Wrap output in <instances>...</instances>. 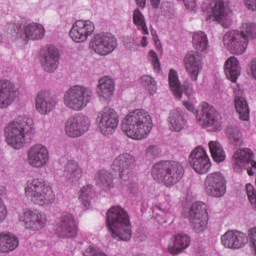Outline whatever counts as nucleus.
<instances>
[{
  "instance_id": "nucleus-29",
  "label": "nucleus",
  "mask_w": 256,
  "mask_h": 256,
  "mask_svg": "<svg viewBox=\"0 0 256 256\" xmlns=\"http://www.w3.org/2000/svg\"><path fill=\"white\" fill-rule=\"evenodd\" d=\"M167 121L170 131H174L175 133H181L187 127V120L181 109L171 111Z\"/></svg>"
},
{
  "instance_id": "nucleus-22",
  "label": "nucleus",
  "mask_w": 256,
  "mask_h": 256,
  "mask_svg": "<svg viewBox=\"0 0 256 256\" xmlns=\"http://www.w3.org/2000/svg\"><path fill=\"white\" fill-rule=\"evenodd\" d=\"M112 169L120 173L123 181H128L135 169V157L129 153L120 154L114 159Z\"/></svg>"
},
{
  "instance_id": "nucleus-42",
  "label": "nucleus",
  "mask_w": 256,
  "mask_h": 256,
  "mask_svg": "<svg viewBox=\"0 0 256 256\" xmlns=\"http://www.w3.org/2000/svg\"><path fill=\"white\" fill-rule=\"evenodd\" d=\"M3 195H7V188L4 186H0V223H3L5 219H7V215H9V211L7 210V205L3 202Z\"/></svg>"
},
{
  "instance_id": "nucleus-20",
  "label": "nucleus",
  "mask_w": 256,
  "mask_h": 256,
  "mask_svg": "<svg viewBox=\"0 0 256 256\" xmlns=\"http://www.w3.org/2000/svg\"><path fill=\"white\" fill-rule=\"evenodd\" d=\"M79 228L75 216L69 212H63L56 224V233L62 238H71L77 236Z\"/></svg>"
},
{
  "instance_id": "nucleus-44",
  "label": "nucleus",
  "mask_w": 256,
  "mask_h": 256,
  "mask_svg": "<svg viewBox=\"0 0 256 256\" xmlns=\"http://www.w3.org/2000/svg\"><path fill=\"white\" fill-rule=\"evenodd\" d=\"M227 133L232 143H235V145H241V132L239 131V129L228 128Z\"/></svg>"
},
{
  "instance_id": "nucleus-56",
  "label": "nucleus",
  "mask_w": 256,
  "mask_h": 256,
  "mask_svg": "<svg viewBox=\"0 0 256 256\" xmlns=\"http://www.w3.org/2000/svg\"><path fill=\"white\" fill-rule=\"evenodd\" d=\"M162 211H164V213H169V208L167 210L162 209Z\"/></svg>"
},
{
  "instance_id": "nucleus-8",
  "label": "nucleus",
  "mask_w": 256,
  "mask_h": 256,
  "mask_svg": "<svg viewBox=\"0 0 256 256\" xmlns=\"http://www.w3.org/2000/svg\"><path fill=\"white\" fill-rule=\"evenodd\" d=\"M93 99V91L82 85H74L64 92L63 104L70 111H83Z\"/></svg>"
},
{
  "instance_id": "nucleus-19",
  "label": "nucleus",
  "mask_w": 256,
  "mask_h": 256,
  "mask_svg": "<svg viewBox=\"0 0 256 256\" xmlns=\"http://www.w3.org/2000/svg\"><path fill=\"white\" fill-rule=\"evenodd\" d=\"M205 191L210 197H223L227 191V182L221 172H213L206 176Z\"/></svg>"
},
{
  "instance_id": "nucleus-46",
  "label": "nucleus",
  "mask_w": 256,
  "mask_h": 256,
  "mask_svg": "<svg viewBox=\"0 0 256 256\" xmlns=\"http://www.w3.org/2000/svg\"><path fill=\"white\" fill-rule=\"evenodd\" d=\"M84 256H107L105 253L103 252H99V250L89 246L85 252H84Z\"/></svg>"
},
{
  "instance_id": "nucleus-47",
  "label": "nucleus",
  "mask_w": 256,
  "mask_h": 256,
  "mask_svg": "<svg viewBox=\"0 0 256 256\" xmlns=\"http://www.w3.org/2000/svg\"><path fill=\"white\" fill-rule=\"evenodd\" d=\"M243 3L248 11H256V0H243Z\"/></svg>"
},
{
  "instance_id": "nucleus-34",
  "label": "nucleus",
  "mask_w": 256,
  "mask_h": 256,
  "mask_svg": "<svg viewBox=\"0 0 256 256\" xmlns=\"http://www.w3.org/2000/svg\"><path fill=\"white\" fill-rule=\"evenodd\" d=\"M24 37L31 41H39L45 37V27L37 23L27 24L24 26Z\"/></svg>"
},
{
  "instance_id": "nucleus-54",
  "label": "nucleus",
  "mask_w": 256,
  "mask_h": 256,
  "mask_svg": "<svg viewBox=\"0 0 256 256\" xmlns=\"http://www.w3.org/2000/svg\"><path fill=\"white\" fill-rule=\"evenodd\" d=\"M163 14H164V17L171 19V17H173V9H170L168 12L163 10Z\"/></svg>"
},
{
  "instance_id": "nucleus-40",
  "label": "nucleus",
  "mask_w": 256,
  "mask_h": 256,
  "mask_svg": "<svg viewBox=\"0 0 256 256\" xmlns=\"http://www.w3.org/2000/svg\"><path fill=\"white\" fill-rule=\"evenodd\" d=\"M140 83L142 87H145L149 91L150 95H155V93H157V82L153 77L144 75L140 78Z\"/></svg>"
},
{
  "instance_id": "nucleus-18",
  "label": "nucleus",
  "mask_w": 256,
  "mask_h": 256,
  "mask_svg": "<svg viewBox=\"0 0 256 256\" xmlns=\"http://www.w3.org/2000/svg\"><path fill=\"white\" fill-rule=\"evenodd\" d=\"M94 33L95 23L93 21L78 20L72 25L69 36L74 43H85Z\"/></svg>"
},
{
  "instance_id": "nucleus-16",
  "label": "nucleus",
  "mask_w": 256,
  "mask_h": 256,
  "mask_svg": "<svg viewBox=\"0 0 256 256\" xmlns=\"http://www.w3.org/2000/svg\"><path fill=\"white\" fill-rule=\"evenodd\" d=\"M189 163L198 175H205L211 169V159L207 151L201 146L196 147L189 155Z\"/></svg>"
},
{
  "instance_id": "nucleus-1",
  "label": "nucleus",
  "mask_w": 256,
  "mask_h": 256,
  "mask_svg": "<svg viewBox=\"0 0 256 256\" xmlns=\"http://www.w3.org/2000/svg\"><path fill=\"white\" fill-rule=\"evenodd\" d=\"M152 129L153 118L145 109H136L129 112L122 122L123 133L134 141L147 139Z\"/></svg>"
},
{
  "instance_id": "nucleus-31",
  "label": "nucleus",
  "mask_w": 256,
  "mask_h": 256,
  "mask_svg": "<svg viewBox=\"0 0 256 256\" xmlns=\"http://www.w3.org/2000/svg\"><path fill=\"white\" fill-rule=\"evenodd\" d=\"M224 71L227 79L232 83H237L241 76V64L235 56L228 58L224 65Z\"/></svg>"
},
{
  "instance_id": "nucleus-2",
  "label": "nucleus",
  "mask_w": 256,
  "mask_h": 256,
  "mask_svg": "<svg viewBox=\"0 0 256 256\" xmlns=\"http://www.w3.org/2000/svg\"><path fill=\"white\" fill-rule=\"evenodd\" d=\"M106 227L112 239L129 241L133 230L129 213L121 206H112L106 213Z\"/></svg>"
},
{
  "instance_id": "nucleus-7",
  "label": "nucleus",
  "mask_w": 256,
  "mask_h": 256,
  "mask_svg": "<svg viewBox=\"0 0 256 256\" xmlns=\"http://www.w3.org/2000/svg\"><path fill=\"white\" fill-rule=\"evenodd\" d=\"M202 11L206 13L208 23H218L225 29L233 24L231 12L225 7V0H210L202 3Z\"/></svg>"
},
{
  "instance_id": "nucleus-55",
  "label": "nucleus",
  "mask_w": 256,
  "mask_h": 256,
  "mask_svg": "<svg viewBox=\"0 0 256 256\" xmlns=\"http://www.w3.org/2000/svg\"><path fill=\"white\" fill-rule=\"evenodd\" d=\"M146 1L147 0H136V4L138 5V7H141L142 9H144Z\"/></svg>"
},
{
  "instance_id": "nucleus-57",
  "label": "nucleus",
  "mask_w": 256,
  "mask_h": 256,
  "mask_svg": "<svg viewBox=\"0 0 256 256\" xmlns=\"http://www.w3.org/2000/svg\"><path fill=\"white\" fill-rule=\"evenodd\" d=\"M186 95H189V97H191L193 93L186 92Z\"/></svg>"
},
{
  "instance_id": "nucleus-53",
  "label": "nucleus",
  "mask_w": 256,
  "mask_h": 256,
  "mask_svg": "<svg viewBox=\"0 0 256 256\" xmlns=\"http://www.w3.org/2000/svg\"><path fill=\"white\" fill-rule=\"evenodd\" d=\"M151 1V5L152 7H154V9H158L159 5L161 4V0H150Z\"/></svg>"
},
{
  "instance_id": "nucleus-33",
  "label": "nucleus",
  "mask_w": 256,
  "mask_h": 256,
  "mask_svg": "<svg viewBox=\"0 0 256 256\" xmlns=\"http://www.w3.org/2000/svg\"><path fill=\"white\" fill-rule=\"evenodd\" d=\"M19 247V238L11 233H0V253H11Z\"/></svg>"
},
{
  "instance_id": "nucleus-43",
  "label": "nucleus",
  "mask_w": 256,
  "mask_h": 256,
  "mask_svg": "<svg viewBox=\"0 0 256 256\" xmlns=\"http://www.w3.org/2000/svg\"><path fill=\"white\" fill-rule=\"evenodd\" d=\"M148 57L154 71L159 73V71H161V62L159 61V56H157V53L153 50H150L148 52Z\"/></svg>"
},
{
  "instance_id": "nucleus-6",
  "label": "nucleus",
  "mask_w": 256,
  "mask_h": 256,
  "mask_svg": "<svg viewBox=\"0 0 256 256\" xmlns=\"http://www.w3.org/2000/svg\"><path fill=\"white\" fill-rule=\"evenodd\" d=\"M184 174L185 169L179 162H159L152 169V175L155 181L163 183L166 187L177 185L183 179Z\"/></svg>"
},
{
  "instance_id": "nucleus-52",
  "label": "nucleus",
  "mask_w": 256,
  "mask_h": 256,
  "mask_svg": "<svg viewBox=\"0 0 256 256\" xmlns=\"http://www.w3.org/2000/svg\"><path fill=\"white\" fill-rule=\"evenodd\" d=\"M141 47H147L149 45V41H147V36H143L141 41H140Z\"/></svg>"
},
{
  "instance_id": "nucleus-10",
  "label": "nucleus",
  "mask_w": 256,
  "mask_h": 256,
  "mask_svg": "<svg viewBox=\"0 0 256 256\" xmlns=\"http://www.w3.org/2000/svg\"><path fill=\"white\" fill-rule=\"evenodd\" d=\"M90 49L100 57H107L117 49V38L111 33H97L90 42Z\"/></svg>"
},
{
  "instance_id": "nucleus-15",
  "label": "nucleus",
  "mask_w": 256,
  "mask_h": 256,
  "mask_svg": "<svg viewBox=\"0 0 256 256\" xmlns=\"http://www.w3.org/2000/svg\"><path fill=\"white\" fill-rule=\"evenodd\" d=\"M19 222L24 224L28 231H41L47 226V215L39 210H24L19 216Z\"/></svg>"
},
{
  "instance_id": "nucleus-21",
  "label": "nucleus",
  "mask_w": 256,
  "mask_h": 256,
  "mask_svg": "<svg viewBox=\"0 0 256 256\" xmlns=\"http://www.w3.org/2000/svg\"><path fill=\"white\" fill-rule=\"evenodd\" d=\"M220 243L225 249L237 251L243 249V247L249 243V238L247 237V234L241 231L228 230L220 237Z\"/></svg>"
},
{
  "instance_id": "nucleus-26",
  "label": "nucleus",
  "mask_w": 256,
  "mask_h": 256,
  "mask_svg": "<svg viewBox=\"0 0 256 256\" xmlns=\"http://www.w3.org/2000/svg\"><path fill=\"white\" fill-rule=\"evenodd\" d=\"M41 65L46 73H53L59 67V50L54 46L48 47L41 58Z\"/></svg>"
},
{
  "instance_id": "nucleus-39",
  "label": "nucleus",
  "mask_w": 256,
  "mask_h": 256,
  "mask_svg": "<svg viewBox=\"0 0 256 256\" xmlns=\"http://www.w3.org/2000/svg\"><path fill=\"white\" fill-rule=\"evenodd\" d=\"M133 22L134 25L138 28V31H141L142 35H149V29L145 23V16L141 13V10L135 9L133 13Z\"/></svg>"
},
{
  "instance_id": "nucleus-41",
  "label": "nucleus",
  "mask_w": 256,
  "mask_h": 256,
  "mask_svg": "<svg viewBox=\"0 0 256 256\" xmlns=\"http://www.w3.org/2000/svg\"><path fill=\"white\" fill-rule=\"evenodd\" d=\"M93 193V188L91 186H84L80 190L79 201L84 205V207H89L91 205V194Z\"/></svg>"
},
{
  "instance_id": "nucleus-45",
  "label": "nucleus",
  "mask_w": 256,
  "mask_h": 256,
  "mask_svg": "<svg viewBox=\"0 0 256 256\" xmlns=\"http://www.w3.org/2000/svg\"><path fill=\"white\" fill-rule=\"evenodd\" d=\"M246 193L248 199L254 209H256V190L255 187L251 184H246Z\"/></svg>"
},
{
  "instance_id": "nucleus-25",
  "label": "nucleus",
  "mask_w": 256,
  "mask_h": 256,
  "mask_svg": "<svg viewBox=\"0 0 256 256\" xmlns=\"http://www.w3.org/2000/svg\"><path fill=\"white\" fill-rule=\"evenodd\" d=\"M184 66L191 81H197L199 75L203 71V62L199 58V54L190 52L184 58Z\"/></svg>"
},
{
  "instance_id": "nucleus-32",
  "label": "nucleus",
  "mask_w": 256,
  "mask_h": 256,
  "mask_svg": "<svg viewBox=\"0 0 256 256\" xmlns=\"http://www.w3.org/2000/svg\"><path fill=\"white\" fill-rule=\"evenodd\" d=\"M63 175L70 183H77L83 177V168L76 161H68L64 167Z\"/></svg>"
},
{
  "instance_id": "nucleus-9",
  "label": "nucleus",
  "mask_w": 256,
  "mask_h": 256,
  "mask_svg": "<svg viewBox=\"0 0 256 256\" xmlns=\"http://www.w3.org/2000/svg\"><path fill=\"white\" fill-rule=\"evenodd\" d=\"M183 105L191 113H196V119L201 127L210 128V131H219L221 129V121H219L215 109L208 103H202L198 112L195 108V102L184 101Z\"/></svg>"
},
{
  "instance_id": "nucleus-37",
  "label": "nucleus",
  "mask_w": 256,
  "mask_h": 256,
  "mask_svg": "<svg viewBox=\"0 0 256 256\" xmlns=\"http://www.w3.org/2000/svg\"><path fill=\"white\" fill-rule=\"evenodd\" d=\"M113 174L107 170H100L95 174V181L102 189H113Z\"/></svg>"
},
{
  "instance_id": "nucleus-17",
  "label": "nucleus",
  "mask_w": 256,
  "mask_h": 256,
  "mask_svg": "<svg viewBox=\"0 0 256 256\" xmlns=\"http://www.w3.org/2000/svg\"><path fill=\"white\" fill-rule=\"evenodd\" d=\"M91 121L83 114H77L68 118L65 124V133L68 137H81L89 131Z\"/></svg>"
},
{
  "instance_id": "nucleus-36",
  "label": "nucleus",
  "mask_w": 256,
  "mask_h": 256,
  "mask_svg": "<svg viewBox=\"0 0 256 256\" xmlns=\"http://www.w3.org/2000/svg\"><path fill=\"white\" fill-rule=\"evenodd\" d=\"M168 81L169 87L174 93V97H176V99H181L183 95V86L181 85V81H179V74H177V71L170 69Z\"/></svg>"
},
{
  "instance_id": "nucleus-50",
  "label": "nucleus",
  "mask_w": 256,
  "mask_h": 256,
  "mask_svg": "<svg viewBox=\"0 0 256 256\" xmlns=\"http://www.w3.org/2000/svg\"><path fill=\"white\" fill-rule=\"evenodd\" d=\"M249 71L253 79L256 80V58L251 61Z\"/></svg>"
},
{
  "instance_id": "nucleus-51",
  "label": "nucleus",
  "mask_w": 256,
  "mask_h": 256,
  "mask_svg": "<svg viewBox=\"0 0 256 256\" xmlns=\"http://www.w3.org/2000/svg\"><path fill=\"white\" fill-rule=\"evenodd\" d=\"M146 153L147 155H159V148H157V146H149Z\"/></svg>"
},
{
  "instance_id": "nucleus-4",
  "label": "nucleus",
  "mask_w": 256,
  "mask_h": 256,
  "mask_svg": "<svg viewBox=\"0 0 256 256\" xmlns=\"http://www.w3.org/2000/svg\"><path fill=\"white\" fill-rule=\"evenodd\" d=\"M33 125V119L27 116H19L4 128V137L7 145L12 149H23L27 143V133Z\"/></svg>"
},
{
  "instance_id": "nucleus-35",
  "label": "nucleus",
  "mask_w": 256,
  "mask_h": 256,
  "mask_svg": "<svg viewBox=\"0 0 256 256\" xmlns=\"http://www.w3.org/2000/svg\"><path fill=\"white\" fill-rule=\"evenodd\" d=\"M192 45L197 53H208L209 51V38L205 32H196L193 34Z\"/></svg>"
},
{
  "instance_id": "nucleus-12",
  "label": "nucleus",
  "mask_w": 256,
  "mask_h": 256,
  "mask_svg": "<svg viewBox=\"0 0 256 256\" xmlns=\"http://www.w3.org/2000/svg\"><path fill=\"white\" fill-rule=\"evenodd\" d=\"M188 219L195 233H203L209 224L207 205L202 202H195L192 204L188 213Z\"/></svg>"
},
{
  "instance_id": "nucleus-28",
  "label": "nucleus",
  "mask_w": 256,
  "mask_h": 256,
  "mask_svg": "<svg viewBox=\"0 0 256 256\" xmlns=\"http://www.w3.org/2000/svg\"><path fill=\"white\" fill-rule=\"evenodd\" d=\"M232 87L236 95L234 100L236 113L241 121H249V104L247 103V99L241 96L243 95V89L238 84Z\"/></svg>"
},
{
  "instance_id": "nucleus-11",
  "label": "nucleus",
  "mask_w": 256,
  "mask_h": 256,
  "mask_svg": "<svg viewBox=\"0 0 256 256\" xmlns=\"http://www.w3.org/2000/svg\"><path fill=\"white\" fill-rule=\"evenodd\" d=\"M50 159L49 148L41 143L32 145L26 152V163L32 169H43L47 167Z\"/></svg>"
},
{
  "instance_id": "nucleus-49",
  "label": "nucleus",
  "mask_w": 256,
  "mask_h": 256,
  "mask_svg": "<svg viewBox=\"0 0 256 256\" xmlns=\"http://www.w3.org/2000/svg\"><path fill=\"white\" fill-rule=\"evenodd\" d=\"M124 43H125L126 47L128 49H130L131 51L135 50V49H133V45H135V38L127 37V38H125Z\"/></svg>"
},
{
  "instance_id": "nucleus-3",
  "label": "nucleus",
  "mask_w": 256,
  "mask_h": 256,
  "mask_svg": "<svg viewBox=\"0 0 256 256\" xmlns=\"http://www.w3.org/2000/svg\"><path fill=\"white\" fill-rule=\"evenodd\" d=\"M256 39V24L253 22L242 23L240 30L228 31L223 36V45L232 55L247 53L249 41Z\"/></svg>"
},
{
  "instance_id": "nucleus-24",
  "label": "nucleus",
  "mask_w": 256,
  "mask_h": 256,
  "mask_svg": "<svg viewBox=\"0 0 256 256\" xmlns=\"http://www.w3.org/2000/svg\"><path fill=\"white\" fill-rule=\"evenodd\" d=\"M19 97V88L10 80H0V109L11 107Z\"/></svg>"
},
{
  "instance_id": "nucleus-13",
  "label": "nucleus",
  "mask_w": 256,
  "mask_h": 256,
  "mask_svg": "<svg viewBox=\"0 0 256 256\" xmlns=\"http://www.w3.org/2000/svg\"><path fill=\"white\" fill-rule=\"evenodd\" d=\"M96 122L101 134L105 137L113 135L119 127V115L112 108H104L97 115Z\"/></svg>"
},
{
  "instance_id": "nucleus-38",
  "label": "nucleus",
  "mask_w": 256,
  "mask_h": 256,
  "mask_svg": "<svg viewBox=\"0 0 256 256\" xmlns=\"http://www.w3.org/2000/svg\"><path fill=\"white\" fill-rule=\"evenodd\" d=\"M208 147L212 155V159H214L216 163H222V161L225 159V150L223 149L221 143L218 141H210L208 143Z\"/></svg>"
},
{
  "instance_id": "nucleus-23",
  "label": "nucleus",
  "mask_w": 256,
  "mask_h": 256,
  "mask_svg": "<svg viewBox=\"0 0 256 256\" xmlns=\"http://www.w3.org/2000/svg\"><path fill=\"white\" fill-rule=\"evenodd\" d=\"M59 100L49 90L39 91L35 97V109L39 115H49L55 107H57Z\"/></svg>"
},
{
  "instance_id": "nucleus-27",
  "label": "nucleus",
  "mask_w": 256,
  "mask_h": 256,
  "mask_svg": "<svg viewBox=\"0 0 256 256\" xmlns=\"http://www.w3.org/2000/svg\"><path fill=\"white\" fill-rule=\"evenodd\" d=\"M96 93L102 103L111 101L115 93V81H113L109 76L100 78Z\"/></svg>"
},
{
  "instance_id": "nucleus-48",
  "label": "nucleus",
  "mask_w": 256,
  "mask_h": 256,
  "mask_svg": "<svg viewBox=\"0 0 256 256\" xmlns=\"http://www.w3.org/2000/svg\"><path fill=\"white\" fill-rule=\"evenodd\" d=\"M185 7L190 11H194L197 7V0H182Z\"/></svg>"
},
{
  "instance_id": "nucleus-5",
  "label": "nucleus",
  "mask_w": 256,
  "mask_h": 256,
  "mask_svg": "<svg viewBox=\"0 0 256 256\" xmlns=\"http://www.w3.org/2000/svg\"><path fill=\"white\" fill-rule=\"evenodd\" d=\"M24 191L31 203L39 205V207H47L48 205H53L55 202V192H53V188L41 177L28 180Z\"/></svg>"
},
{
  "instance_id": "nucleus-14",
  "label": "nucleus",
  "mask_w": 256,
  "mask_h": 256,
  "mask_svg": "<svg viewBox=\"0 0 256 256\" xmlns=\"http://www.w3.org/2000/svg\"><path fill=\"white\" fill-rule=\"evenodd\" d=\"M232 165L236 173H243L247 169L250 177L255 175L253 169H256V161L253 160V151L248 148L237 150L232 156ZM247 165H250V167Z\"/></svg>"
},
{
  "instance_id": "nucleus-30",
  "label": "nucleus",
  "mask_w": 256,
  "mask_h": 256,
  "mask_svg": "<svg viewBox=\"0 0 256 256\" xmlns=\"http://www.w3.org/2000/svg\"><path fill=\"white\" fill-rule=\"evenodd\" d=\"M189 245H191V238H189L188 235L177 234L168 245V253L171 255H179V253H183Z\"/></svg>"
}]
</instances>
